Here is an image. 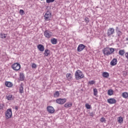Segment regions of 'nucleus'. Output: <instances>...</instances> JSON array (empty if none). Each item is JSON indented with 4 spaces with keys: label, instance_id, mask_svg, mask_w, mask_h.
<instances>
[{
    "label": "nucleus",
    "instance_id": "nucleus-1",
    "mask_svg": "<svg viewBox=\"0 0 128 128\" xmlns=\"http://www.w3.org/2000/svg\"><path fill=\"white\" fill-rule=\"evenodd\" d=\"M102 52L104 56H110V54H112L114 52V50L112 48H106L102 50Z\"/></svg>",
    "mask_w": 128,
    "mask_h": 128
},
{
    "label": "nucleus",
    "instance_id": "nucleus-2",
    "mask_svg": "<svg viewBox=\"0 0 128 128\" xmlns=\"http://www.w3.org/2000/svg\"><path fill=\"white\" fill-rule=\"evenodd\" d=\"M75 78L77 80H82V78H84V75L82 74V72L80 70H77L74 74Z\"/></svg>",
    "mask_w": 128,
    "mask_h": 128
},
{
    "label": "nucleus",
    "instance_id": "nucleus-3",
    "mask_svg": "<svg viewBox=\"0 0 128 128\" xmlns=\"http://www.w3.org/2000/svg\"><path fill=\"white\" fill-rule=\"evenodd\" d=\"M12 116V109L10 108L8 109L5 112V118L6 120H8V118H10Z\"/></svg>",
    "mask_w": 128,
    "mask_h": 128
},
{
    "label": "nucleus",
    "instance_id": "nucleus-4",
    "mask_svg": "<svg viewBox=\"0 0 128 128\" xmlns=\"http://www.w3.org/2000/svg\"><path fill=\"white\" fill-rule=\"evenodd\" d=\"M44 36L45 38H52V32L48 30H46L44 32Z\"/></svg>",
    "mask_w": 128,
    "mask_h": 128
},
{
    "label": "nucleus",
    "instance_id": "nucleus-5",
    "mask_svg": "<svg viewBox=\"0 0 128 128\" xmlns=\"http://www.w3.org/2000/svg\"><path fill=\"white\" fill-rule=\"evenodd\" d=\"M12 68L14 70H20V64L19 63H14L12 66Z\"/></svg>",
    "mask_w": 128,
    "mask_h": 128
},
{
    "label": "nucleus",
    "instance_id": "nucleus-6",
    "mask_svg": "<svg viewBox=\"0 0 128 128\" xmlns=\"http://www.w3.org/2000/svg\"><path fill=\"white\" fill-rule=\"evenodd\" d=\"M114 34V28H109L107 30V35L108 36H112V34Z\"/></svg>",
    "mask_w": 128,
    "mask_h": 128
},
{
    "label": "nucleus",
    "instance_id": "nucleus-7",
    "mask_svg": "<svg viewBox=\"0 0 128 128\" xmlns=\"http://www.w3.org/2000/svg\"><path fill=\"white\" fill-rule=\"evenodd\" d=\"M66 102V98H58L56 100V104H64V102Z\"/></svg>",
    "mask_w": 128,
    "mask_h": 128
},
{
    "label": "nucleus",
    "instance_id": "nucleus-8",
    "mask_svg": "<svg viewBox=\"0 0 128 128\" xmlns=\"http://www.w3.org/2000/svg\"><path fill=\"white\" fill-rule=\"evenodd\" d=\"M51 16L52 13H50V11H47L44 16V20H50V18H51Z\"/></svg>",
    "mask_w": 128,
    "mask_h": 128
},
{
    "label": "nucleus",
    "instance_id": "nucleus-9",
    "mask_svg": "<svg viewBox=\"0 0 128 128\" xmlns=\"http://www.w3.org/2000/svg\"><path fill=\"white\" fill-rule=\"evenodd\" d=\"M86 46L84 45V44H80L77 48V51L78 52H80L84 50Z\"/></svg>",
    "mask_w": 128,
    "mask_h": 128
},
{
    "label": "nucleus",
    "instance_id": "nucleus-10",
    "mask_svg": "<svg viewBox=\"0 0 128 128\" xmlns=\"http://www.w3.org/2000/svg\"><path fill=\"white\" fill-rule=\"evenodd\" d=\"M107 102L110 104H114L116 102V100L114 98H110L107 100Z\"/></svg>",
    "mask_w": 128,
    "mask_h": 128
},
{
    "label": "nucleus",
    "instance_id": "nucleus-11",
    "mask_svg": "<svg viewBox=\"0 0 128 128\" xmlns=\"http://www.w3.org/2000/svg\"><path fill=\"white\" fill-rule=\"evenodd\" d=\"M116 35L118 36V38L122 36V31H120V28H118V27L116 26Z\"/></svg>",
    "mask_w": 128,
    "mask_h": 128
},
{
    "label": "nucleus",
    "instance_id": "nucleus-12",
    "mask_svg": "<svg viewBox=\"0 0 128 128\" xmlns=\"http://www.w3.org/2000/svg\"><path fill=\"white\" fill-rule=\"evenodd\" d=\"M47 110L50 114H54V108L52 106H48L47 107Z\"/></svg>",
    "mask_w": 128,
    "mask_h": 128
},
{
    "label": "nucleus",
    "instance_id": "nucleus-13",
    "mask_svg": "<svg viewBox=\"0 0 128 128\" xmlns=\"http://www.w3.org/2000/svg\"><path fill=\"white\" fill-rule=\"evenodd\" d=\"M116 64H118V60L116 58H113L110 62V64L112 66H116Z\"/></svg>",
    "mask_w": 128,
    "mask_h": 128
},
{
    "label": "nucleus",
    "instance_id": "nucleus-14",
    "mask_svg": "<svg viewBox=\"0 0 128 128\" xmlns=\"http://www.w3.org/2000/svg\"><path fill=\"white\" fill-rule=\"evenodd\" d=\"M37 48L40 52H44V46L42 44H38L37 46Z\"/></svg>",
    "mask_w": 128,
    "mask_h": 128
},
{
    "label": "nucleus",
    "instance_id": "nucleus-15",
    "mask_svg": "<svg viewBox=\"0 0 128 128\" xmlns=\"http://www.w3.org/2000/svg\"><path fill=\"white\" fill-rule=\"evenodd\" d=\"M20 94H24V84L22 83L19 87Z\"/></svg>",
    "mask_w": 128,
    "mask_h": 128
},
{
    "label": "nucleus",
    "instance_id": "nucleus-16",
    "mask_svg": "<svg viewBox=\"0 0 128 128\" xmlns=\"http://www.w3.org/2000/svg\"><path fill=\"white\" fill-rule=\"evenodd\" d=\"M6 98L8 100H14V96L12 94H9L8 96H6Z\"/></svg>",
    "mask_w": 128,
    "mask_h": 128
},
{
    "label": "nucleus",
    "instance_id": "nucleus-17",
    "mask_svg": "<svg viewBox=\"0 0 128 128\" xmlns=\"http://www.w3.org/2000/svg\"><path fill=\"white\" fill-rule=\"evenodd\" d=\"M50 54V50L48 49H46L44 52V54L45 56H48Z\"/></svg>",
    "mask_w": 128,
    "mask_h": 128
},
{
    "label": "nucleus",
    "instance_id": "nucleus-18",
    "mask_svg": "<svg viewBox=\"0 0 128 128\" xmlns=\"http://www.w3.org/2000/svg\"><path fill=\"white\" fill-rule=\"evenodd\" d=\"M5 86L8 88H12V83L10 82H5Z\"/></svg>",
    "mask_w": 128,
    "mask_h": 128
},
{
    "label": "nucleus",
    "instance_id": "nucleus-19",
    "mask_svg": "<svg viewBox=\"0 0 128 128\" xmlns=\"http://www.w3.org/2000/svg\"><path fill=\"white\" fill-rule=\"evenodd\" d=\"M50 42L52 44H58V40L55 38H53L50 40Z\"/></svg>",
    "mask_w": 128,
    "mask_h": 128
},
{
    "label": "nucleus",
    "instance_id": "nucleus-20",
    "mask_svg": "<svg viewBox=\"0 0 128 128\" xmlns=\"http://www.w3.org/2000/svg\"><path fill=\"white\" fill-rule=\"evenodd\" d=\"M72 106V102H67L66 104H64V108H71V106Z\"/></svg>",
    "mask_w": 128,
    "mask_h": 128
},
{
    "label": "nucleus",
    "instance_id": "nucleus-21",
    "mask_svg": "<svg viewBox=\"0 0 128 128\" xmlns=\"http://www.w3.org/2000/svg\"><path fill=\"white\" fill-rule=\"evenodd\" d=\"M20 78L21 81L24 80V73L20 74Z\"/></svg>",
    "mask_w": 128,
    "mask_h": 128
},
{
    "label": "nucleus",
    "instance_id": "nucleus-22",
    "mask_svg": "<svg viewBox=\"0 0 128 128\" xmlns=\"http://www.w3.org/2000/svg\"><path fill=\"white\" fill-rule=\"evenodd\" d=\"M102 76L103 78H108L110 76V74H108V72H104L102 73Z\"/></svg>",
    "mask_w": 128,
    "mask_h": 128
},
{
    "label": "nucleus",
    "instance_id": "nucleus-23",
    "mask_svg": "<svg viewBox=\"0 0 128 128\" xmlns=\"http://www.w3.org/2000/svg\"><path fill=\"white\" fill-rule=\"evenodd\" d=\"M122 96L124 98H128V93L126 92H124L122 94Z\"/></svg>",
    "mask_w": 128,
    "mask_h": 128
},
{
    "label": "nucleus",
    "instance_id": "nucleus-24",
    "mask_svg": "<svg viewBox=\"0 0 128 128\" xmlns=\"http://www.w3.org/2000/svg\"><path fill=\"white\" fill-rule=\"evenodd\" d=\"M6 38V34H4V33H1L0 34V38L4 40V38Z\"/></svg>",
    "mask_w": 128,
    "mask_h": 128
},
{
    "label": "nucleus",
    "instance_id": "nucleus-25",
    "mask_svg": "<svg viewBox=\"0 0 128 128\" xmlns=\"http://www.w3.org/2000/svg\"><path fill=\"white\" fill-rule=\"evenodd\" d=\"M54 98H58V96H60V92L58 91L56 92L54 94Z\"/></svg>",
    "mask_w": 128,
    "mask_h": 128
},
{
    "label": "nucleus",
    "instance_id": "nucleus-26",
    "mask_svg": "<svg viewBox=\"0 0 128 128\" xmlns=\"http://www.w3.org/2000/svg\"><path fill=\"white\" fill-rule=\"evenodd\" d=\"M125 53H126V52H124V50H120L119 51L120 56H122Z\"/></svg>",
    "mask_w": 128,
    "mask_h": 128
},
{
    "label": "nucleus",
    "instance_id": "nucleus-27",
    "mask_svg": "<svg viewBox=\"0 0 128 128\" xmlns=\"http://www.w3.org/2000/svg\"><path fill=\"white\" fill-rule=\"evenodd\" d=\"M108 96H112V94H114V91L112 90H109L108 92Z\"/></svg>",
    "mask_w": 128,
    "mask_h": 128
},
{
    "label": "nucleus",
    "instance_id": "nucleus-28",
    "mask_svg": "<svg viewBox=\"0 0 128 128\" xmlns=\"http://www.w3.org/2000/svg\"><path fill=\"white\" fill-rule=\"evenodd\" d=\"M94 95L96 96H98V89L96 88H94Z\"/></svg>",
    "mask_w": 128,
    "mask_h": 128
},
{
    "label": "nucleus",
    "instance_id": "nucleus-29",
    "mask_svg": "<svg viewBox=\"0 0 128 128\" xmlns=\"http://www.w3.org/2000/svg\"><path fill=\"white\" fill-rule=\"evenodd\" d=\"M118 122L120 124H122V122H124V120L122 119V116H120L118 119Z\"/></svg>",
    "mask_w": 128,
    "mask_h": 128
},
{
    "label": "nucleus",
    "instance_id": "nucleus-30",
    "mask_svg": "<svg viewBox=\"0 0 128 128\" xmlns=\"http://www.w3.org/2000/svg\"><path fill=\"white\" fill-rule=\"evenodd\" d=\"M88 84H90V86H92V84H96V81L90 80V81L88 82Z\"/></svg>",
    "mask_w": 128,
    "mask_h": 128
},
{
    "label": "nucleus",
    "instance_id": "nucleus-31",
    "mask_svg": "<svg viewBox=\"0 0 128 128\" xmlns=\"http://www.w3.org/2000/svg\"><path fill=\"white\" fill-rule=\"evenodd\" d=\"M66 77L67 78H68L69 80H70L72 78V74H66Z\"/></svg>",
    "mask_w": 128,
    "mask_h": 128
},
{
    "label": "nucleus",
    "instance_id": "nucleus-32",
    "mask_svg": "<svg viewBox=\"0 0 128 128\" xmlns=\"http://www.w3.org/2000/svg\"><path fill=\"white\" fill-rule=\"evenodd\" d=\"M85 106L86 108H87V110H90V108H91L90 105V104H86Z\"/></svg>",
    "mask_w": 128,
    "mask_h": 128
},
{
    "label": "nucleus",
    "instance_id": "nucleus-33",
    "mask_svg": "<svg viewBox=\"0 0 128 128\" xmlns=\"http://www.w3.org/2000/svg\"><path fill=\"white\" fill-rule=\"evenodd\" d=\"M100 122H106V118H104V117L100 118Z\"/></svg>",
    "mask_w": 128,
    "mask_h": 128
},
{
    "label": "nucleus",
    "instance_id": "nucleus-34",
    "mask_svg": "<svg viewBox=\"0 0 128 128\" xmlns=\"http://www.w3.org/2000/svg\"><path fill=\"white\" fill-rule=\"evenodd\" d=\"M54 0H46V4H50V2H54Z\"/></svg>",
    "mask_w": 128,
    "mask_h": 128
},
{
    "label": "nucleus",
    "instance_id": "nucleus-35",
    "mask_svg": "<svg viewBox=\"0 0 128 128\" xmlns=\"http://www.w3.org/2000/svg\"><path fill=\"white\" fill-rule=\"evenodd\" d=\"M84 22L86 24H88L90 22V19L88 18H84Z\"/></svg>",
    "mask_w": 128,
    "mask_h": 128
},
{
    "label": "nucleus",
    "instance_id": "nucleus-36",
    "mask_svg": "<svg viewBox=\"0 0 128 128\" xmlns=\"http://www.w3.org/2000/svg\"><path fill=\"white\" fill-rule=\"evenodd\" d=\"M4 106V104H0V110H3Z\"/></svg>",
    "mask_w": 128,
    "mask_h": 128
},
{
    "label": "nucleus",
    "instance_id": "nucleus-37",
    "mask_svg": "<svg viewBox=\"0 0 128 128\" xmlns=\"http://www.w3.org/2000/svg\"><path fill=\"white\" fill-rule=\"evenodd\" d=\"M32 68H36V64L34 63L32 64Z\"/></svg>",
    "mask_w": 128,
    "mask_h": 128
},
{
    "label": "nucleus",
    "instance_id": "nucleus-38",
    "mask_svg": "<svg viewBox=\"0 0 128 128\" xmlns=\"http://www.w3.org/2000/svg\"><path fill=\"white\" fill-rule=\"evenodd\" d=\"M90 116H94V112H89Z\"/></svg>",
    "mask_w": 128,
    "mask_h": 128
},
{
    "label": "nucleus",
    "instance_id": "nucleus-39",
    "mask_svg": "<svg viewBox=\"0 0 128 128\" xmlns=\"http://www.w3.org/2000/svg\"><path fill=\"white\" fill-rule=\"evenodd\" d=\"M20 14H24V11L22 10H20Z\"/></svg>",
    "mask_w": 128,
    "mask_h": 128
},
{
    "label": "nucleus",
    "instance_id": "nucleus-40",
    "mask_svg": "<svg viewBox=\"0 0 128 128\" xmlns=\"http://www.w3.org/2000/svg\"><path fill=\"white\" fill-rule=\"evenodd\" d=\"M125 56L128 59V52L125 54Z\"/></svg>",
    "mask_w": 128,
    "mask_h": 128
},
{
    "label": "nucleus",
    "instance_id": "nucleus-41",
    "mask_svg": "<svg viewBox=\"0 0 128 128\" xmlns=\"http://www.w3.org/2000/svg\"><path fill=\"white\" fill-rule=\"evenodd\" d=\"M15 110H18V106H15Z\"/></svg>",
    "mask_w": 128,
    "mask_h": 128
},
{
    "label": "nucleus",
    "instance_id": "nucleus-42",
    "mask_svg": "<svg viewBox=\"0 0 128 128\" xmlns=\"http://www.w3.org/2000/svg\"><path fill=\"white\" fill-rule=\"evenodd\" d=\"M114 52H118V48H114Z\"/></svg>",
    "mask_w": 128,
    "mask_h": 128
},
{
    "label": "nucleus",
    "instance_id": "nucleus-43",
    "mask_svg": "<svg viewBox=\"0 0 128 128\" xmlns=\"http://www.w3.org/2000/svg\"><path fill=\"white\" fill-rule=\"evenodd\" d=\"M128 38H126V40H128Z\"/></svg>",
    "mask_w": 128,
    "mask_h": 128
}]
</instances>
